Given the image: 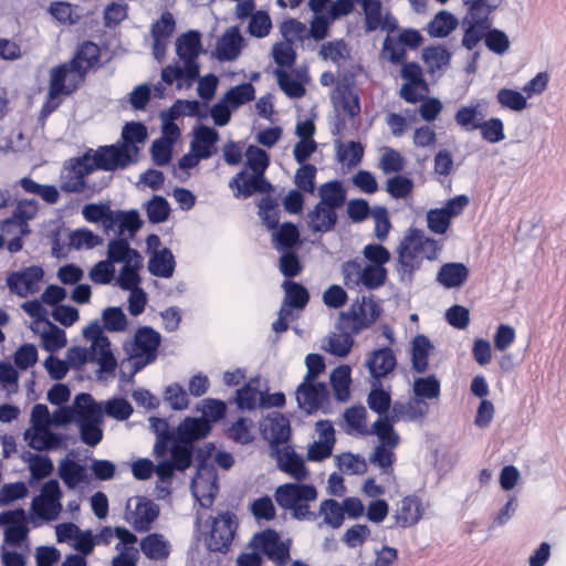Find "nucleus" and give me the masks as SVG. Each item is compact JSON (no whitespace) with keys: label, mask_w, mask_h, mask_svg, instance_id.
I'll list each match as a JSON object with an SVG mask.
<instances>
[{"label":"nucleus","mask_w":566,"mask_h":566,"mask_svg":"<svg viewBox=\"0 0 566 566\" xmlns=\"http://www.w3.org/2000/svg\"><path fill=\"white\" fill-rule=\"evenodd\" d=\"M270 457L275 460L280 471L289 474L297 481L308 478V470L301 454L287 442L279 446L273 444L270 449Z\"/></svg>","instance_id":"obj_17"},{"label":"nucleus","mask_w":566,"mask_h":566,"mask_svg":"<svg viewBox=\"0 0 566 566\" xmlns=\"http://www.w3.org/2000/svg\"><path fill=\"white\" fill-rule=\"evenodd\" d=\"M175 19L170 12L161 14L160 19L156 21L151 28L153 36V53L156 60L160 61L165 54L167 44L171 34L175 31Z\"/></svg>","instance_id":"obj_28"},{"label":"nucleus","mask_w":566,"mask_h":566,"mask_svg":"<svg viewBox=\"0 0 566 566\" xmlns=\"http://www.w3.org/2000/svg\"><path fill=\"white\" fill-rule=\"evenodd\" d=\"M149 271L161 277H169L174 272V256L167 249L155 251L148 263Z\"/></svg>","instance_id":"obj_57"},{"label":"nucleus","mask_w":566,"mask_h":566,"mask_svg":"<svg viewBox=\"0 0 566 566\" xmlns=\"http://www.w3.org/2000/svg\"><path fill=\"white\" fill-rule=\"evenodd\" d=\"M90 166L93 170L96 168L115 170L125 168L136 161L134 148L125 150L120 144L101 147L94 154H90Z\"/></svg>","instance_id":"obj_19"},{"label":"nucleus","mask_w":566,"mask_h":566,"mask_svg":"<svg viewBox=\"0 0 566 566\" xmlns=\"http://www.w3.org/2000/svg\"><path fill=\"white\" fill-rule=\"evenodd\" d=\"M160 345V334L149 326L140 327L133 338L123 343L125 358L120 361L119 374L129 380L137 371L151 364Z\"/></svg>","instance_id":"obj_5"},{"label":"nucleus","mask_w":566,"mask_h":566,"mask_svg":"<svg viewBox=\"0 0 566 566\" xmlns=\"http://www.w3.org/2000/svg\"><path fill=\"white\" fill-rule=\"evenodd\" d=\"M217 140L218 133L214 128L198 126L193 132L192 151H199V155L209 158L214 151Z\"/></svg>","instance_id":"obj_45"},{"label":"nucleus","mask_w":566,"mask_h":566,"mask_svg":"<svg viewBox=\"0 0 566 566\" xmlns=\"http://www.w3.org/2000/svg\"><path fill=\"white\" fill-rule=\"evenodd\" d=\"M0 527L4 528V538L8 543L18 544L23 541L29 532L24 511L1 513Z\"/></svg>","instance_id":"obj_29"},{"label":"nucleus","mask_w":566,"mask_h":566,"mask_svg":"<svg viewBox=\"0 0 566 566\" xmlns=\"http://www.w3.org/2000/svg\"><path fill=\"white\" fill-rule=\"evenodd\" d=\"M260 430L263 438L269 441L270 448L273 444L279 446L289 442L291 436L289 419L279 412H272L266 416L261 421Z\"/></svg>","instance_id":"obj_25"},{"label":"nucleus","mask_w":566,"mask_h":566,"mask_svg":"<svg viewBox=\"0 0 566 566\" xmlns=\"http://www.w3.org/2000/svg\"><path fill=\"white\" fill-rule=\"evenodd\" d=\"M319 205H327L335 211L345 201V191L338 181H328L318 189Z\"/></svg>","instance_id":"obj_61"},{"label":"nucleus","mask_w":566,"mask_h":566,"mask_svg":"<svg viewBox=\"0 0 566 566\" xmlns=\"http://www.w3.org/2000/svg\"><path fill=\"white\" fill-rule=\"evenodd\" d=\"M143 554L150 559L164 560L169 556L170 544L164 535L151 533L140 539Z\"/></svg>","instance_id":"obj_39"},{"label":"nucleus","mask_w":566,"mask_h":566,"mask_svg":"<svg viewBox=\"0 0 566 566\" xmlns=\"http://www.w3.org/2000/svg\"><path fill=\"white\" fill-rule=\"evenodd\" d=\"M295 398L301 409L307 413L316 411L326 398V387L316 380L303 379L297 386Z\"/></svg>","instance_id":"obj_23"},{"label":"nucleus","mask_w":566,"mask_h":566,"mask_svg":"<svg viewBox=\"0 0 566 566\" xmlns=\"http://www.w3.org/2000/svg\"><path fill=\"white\" fill-rule=\"evenodd\" d=\"M212 430L205 419L186 417L176 429L177 443L170 451V460L158 463L157 475L161 481L171 478L175 469L185 470L191 461L192 444L207 438Z\"/></svg>","instance_id":"obj_2"},{"label":"nucleus","mask_w":566,"mask_h":566,"mask_svg":"<svg viewBox=\"0 0 566 566\" xmlns=\"http://www.w3.org/2000/svg\"><path fill=\"white\" fill-rule=\"evenodd\" d=\"M147 138L146 127L140 123H127L122 130L120 145L125 150L134 148V158L137 160V155L140 147Z\"/></svg>","instance_id":"obj_48"},{"label":"nucleus","mask_w":566,"mask_h":566,"mask_svg":"<svg viewBox=\"0 0 566 566\" xmlns=\"http://www.w3.org/2000/svg\"><path fill=\"white\" fill-rule=\"evenodd\" d=\"M422 57L430 72L446 67L451 59V53L443 45H431L423 50Z\"/></svg>","instance_id":"obj_59"},{"label":"nucleus","mask_w":566,"mask_h":566,"mask_svg":"<svg viewBox=\"0 0 566 566\" xmlns=\"http://www.w3.org/2000/svg\"><path fill=\"white\" fill-rule=\"evenodd\" d=\"M70 247L74 250H92L102 244L99 235L86 228L72 231L69 235Z\"/></svg>","instance_id":"obj_58"},{"label":"nucleus","mask_w":566,"mask_h":566,"mask_svg":"<svg viewBox=\"0 0 566 566\" xmlns=\"http://www.w3.org/2000/svg\"><path fill=\"white\" fill-rule=\"evenodd\" d=\"M90 154H86L82 158L70 161L62 174L61 187L63 190L69 192H78L83 190L85 186V176L93 171L90 166Z\"/></svg>","instance_id":"obj_24"},{"label":"nucleus","mask_w":566,"mask_h":566,"mask_svg":"<svg viewBox=\"0 0 566 566\" xmlns=\"http://www.w3.org/2000/svg\"><path fill=\"white\" fill-rule=\"evenodd\" d=\"M159 515V506L144 496H133L127 500L124 520L137 532H146Z\"/></svg>","instance_id":"obj_14"},{"label":"nucleus","mask_w":566,"mask_h":566,"mask_svg":"<svg viewBox=\"0 0 566 566\" xmlns=\"http://www.w3.org/2000/svg\"><path fill=\"white\" fill-rule=\"evenodd\" d=\"M264 178L255 172L240 171L233 179L230 180L229 187L238 198H247L252 193L262 190Z\"/></svg>","instance_id":"obj_34"},{"label":"nucleus","mask_w":566,"mask_h":566,"mask_svg":"<svg viewBox=\"0 0 566 566\" xmlns=\"http://www.w3.org/2000/svg\"><path fill=\"white\" fill-rule=\"evenodd\" d=\"M337 220L336 212L327 205L317 203L306 214V224L314 233H325L331 231Z\"/></svg>","instance_id":"obj_31"},{"label":"nucleus","mask_w":566,"mask_h":566,"mask_svg":"<svg viewBox=\"0 0 566 566\" xmlns=\"http://www.w3.org/2000/svg\"><path fill=\"white\" fill-rule=\"evenodd\" d=\"M468 276L469 269L463 263L451 262L440 268L437 281L446 289H457L465 283Z\"/></svg>","instance_id":"obj_37"},{"label":"nucleus","mask_w":566,"mask_h":566,"mask_svg":"<svg viewBox=\"0 0 566 566\" xmlns=\"http://www.w3.org/2000/svg\"><path fill=\"white\" fill-rule=\"evenodd\" d=\"M331 384L337 400L345 402L350 397L352 370L347 365H340L331 374Z\"/></svg>","instance_id":"obj_46"},{"label":"nucleus","mask_w":566,"mask_h":566,"mask_svg":"<svg viewBox=\"0 0 566 566\" xmlns=\"http://www.w3.org/2000/svg\"><path fill=\"white\" fill-rule=\"evenodd\" d=\"M442 251V244L428 237L422 230L409 228L397 247L398 271L410 277L422 262L434 261Z\"/></svg>","instance_id":"obj_3"},{"label":"nucleus","mask_w":566,"mask_h":566,"mask_svg":"<svg viewBox=\"0 0 566 566\" xmlns=\"http://www.w3.org/2000/svg\"><path fill=\"white\" fill-rule=\"evenodd\" d=\"M262 380L253 378L237 391V403L240 409L252 410L262 401Z\"/></svg>","instance_id":"obj_43"},{"label":"nucleus","mask_w":566,"mask_h":566,"mask_svg":"<svg viewBox=\"0 0 566 566\" xmlns=\"http://www.w3.org/2000/svg\"><path fill=\"white\" fill-rule=\"evenodd\" d=\"M55 536L59 543L72 546L84 556L93 553L92 531L81 530L74 523H61L55 526Z\"/></svg>","instance_id":"obj_21"},{"label":"nucleus","mask_w":566,"mask_h":566,"mask_svg":"<svg viewBox=\"0 0 566 566\" xmlns=\"http://www.w3.org/2000/svg\"><path fill=\"white\" fill-rule=\"evenodd\" d=\"M61 490L59 482L50 480L41 489V493L33 499L32 514L43 521L55 520L61 512Z\"/></svg>","instance_id":"obj_16"},{"label":"nucleus","mask_w":566,"mask_h":566,"mask_svg":"<svg viewBox=\"0 0 566 566\" xmlns=\"http://www.w3.org/2000/svg\"><path fill=\"white\" fill-rule=\"evenodd\" d=\"M459 25V20L449 11H439L427 24L426 31L431 38L449 36Z\"/></svg>","instance_id":"obj_38"},{"label":"nucleus","mask_w":566,"mask_h":566,"mask_svg":"<svg viewBox=\"0 0 566 566\" xmlns=\"http://www.w3.org/2000/svg\"><path fill=\"white\" fill-rule=\"evenodd\" d=\"M497 104L510 112L522 113L530 107L525 93L515 88L501 87L495 95Z\"/></svg>","instance_id":"obj_40"},{"label":"nucleus","mask_w":566,"mask_h":566,"mask_svg":"<svg viewBox=\"0 0 566 566\" xmlns=\"http://www.w3.org/2000/svg\"><path fill=\"white\" fill-rule=\"evenodd\" d=\"M40 335L42 347L50 353L57 352L66 345V334L63 329L52 324L44 322L40 331H33Z\"/></svg>","instance_id":"obj_42"},{"label":"nucleus","mask_w":566,"mask_h":566,"mask_svg":"<svg viewBox=\"0 0 566 566\" xmlns=\"http://www.w3.org/2000/svg\"><path fill=\"white\" fill-rule=\"evenodd\" d=\"M113 213L104 203H87L82 208L84 219L90 223H101L105 232H109Z\"/></svg>","instance_id":"obj_55"},{"label":"nucleus","mask_w":566,"mask_h":566,"mask_svg":"<svg viewBox=\"0 0 566 566\" xmlns=\"http://www.w3.org/2000/svg\"><path fill=\"white\" fill-rule=\"evenodd\" d=\"M163 400L174 411L188 410L191 405L189 394L178 381H172L164 388Z\"/></svg>","instance_id":"obj_41"},{"label":"nucleus","mask_w":566,"mask_h":566,"mask_svg":"<svg viewBox=\"0 0 566 566\" xmlns=\"http://www.w3.org/2000/svg\"><path fill=\"white\" fill-rule=\"evenodd\" d=\"M98 46L92 42H86L80 46L71 66L76 73L81 74L82 78L84 72L94 67L98 63Z\"/></svg>","instance_id":"obj_47"},{"label":"nucleus","mask_w":566,"mask_h":566,"mask_svg":"<svg viewBox=\"0 0 566 566\" xmlns=\"http://www.w3.org/2000/svg\"><path fill=\"white\" fill-rule=\"evenodd\" d=\"M107 259L115 265L132 263L142 259L140 254L132 249L129 244L123 239L111 240L107 244Z\"/></svg>","instance_id":"obj_50"},{"label":"nucleus","mask_w":566,"mask_h":566,"mask_svg":"<svg viewBox=\"0 0 566 566\" xmlns=\"http://www.w3.org/2000/svg\"><path fill=\"white\" fill-rule=\"evenodd\" d=\"M440 391V381L436 376L430 375L415 378L412 382L415 399L410 400L406 407V416L412 420L424 417L429 411V406L424 399L438 400Z\"/></svg>","instance_id":"obj_12"},{"label":"nucleus","mask_w":566,"mask_h":566,"mask_svg":"<svg viewBox=\"0 0 566 566\" xmlns=\"http://www.w3.org/2000/svg\"><path fill=\"white\" fill-rule=\"evenodd\" d=\"M43 277V269L38 265H31L9 273L7 285L18 296L28 297L40 291Z\"/></svg>","instance_id":"obj_18"},{"label":"nucleus","mask_w":566,"mask_h":566,"mask_svg":"<svg viewBox=\"0 0 566 566\" xmlns=\"http://www.w3.org/2000/svg\"><path fill=\"white\" fill-rule=\"evenodd\" d=\"M143 265V259L136 260L132 263L122 265V269L116 279L117 285L123 290L137 289L139 285L138 271Z\"/></svg>","instance_id":"obj_64"},{"label":"nucleus","mask_w":566,"mask_h":566,"mask_svg":"<svg viewBox=\"0 0 566 566\" xmlns=\"http://www.w3.org/2000/svg\"><path fill=\"white\" fill-rule=\"evenodd\" d=\"M488 113L486 99H474L458 108L454 114V122L467 132L478 130L481 122Z\"/></svg>","instance_id":"obj_26"},{"label":"nucleus","mask_w":566,"mask_h":566,"mask_svg":"<svg viewBox=\"0 0 566 566\" xmlns=\"http://www.w3.org/2000/svg\"><path fill=\"white\" fill-rule=\"evenodd\" d=\"M428 503L417 495H407L397 502L395 522L401 527L415 526L427 513Z\"/></svg>","instance_id":"obj_22"},{"label":"nucleus","mask_w":566,"mask_h":566,"mask_svg":"<svg viewBox=\"0 0 566 566\" xmlns=\"http://www.w3.org/2000/svg\"><path fill=\"white\" fill-rule=\"evenodd\" d=\"M371 432L378 438V446L396 448L400 443V437L395 431L388 419H378L371 426Z\"/></svg>","instance_id":"obj_62"},{"label":"nucleus","mask_w":566,"mask_h":566,"mask_svg":"<svg viewBox=\"0 0 566 566\" xmlns=\"http://www.w3.org/2000/svg\"><path fill=\"white\" fill-rule=\"evenodd\" d=\"M277 504L291 510L297 520H311L314 514L310 510V503L316 501L317 491L311 484L286 483L280 485L274 493Z\"/></svg>","instance_id":"obj_7"},{"label":"nucleus","mask_w":566,"mask_h":566,"mask_svg":"<svg viewBox=\"0 0 566 566\" xmlns=\"http://www.w3.org/2000/svg\"><path fill=\"white\" fill-rule=\"evenodd\" d=\"M217 471L211 464H201L191 482L195 499L202 507H209L218 491Z\"/></svg>","instance_id":"obj_20"},{"label":"nucleus","mask_w":566,"mask_h":566,"mask_svg":"<svg viewBox=\"0 0 566 566\" xmlns=\"http://www.w3.org/2000/svg\"><path fill=\"white\" fill-rule=\"evenodd\" d=\"M354 346V339L346 333H333L324 337L321 342V348L334 356L345 357Z\"/></svg>","instance_id":"obj_51"},{"label":"nucleus","mask_w":566,"mask_h":566,"mask_svg":"<svg viewBox=\"0 0 566 566\" xmlns=\"http://www.w3.org/2000/svg\"><path fill=\"white\" fill-rule=\"evenodd\" d=\"M366 368L375 378L384 377L396 366V358L388 348L376 349L369 354L365 361Z\"/></svg>","instance_id":"obj_36"},{"label":"nucleus","mask_w":566,"mask_h":566,"mask_svg":"<svg viewBox=\"0 0 566 566\" xmlns=\"http://www.w3.org/2000/svg\"><path fill=\"white\" fill-rule=\"evenodd\" d=\"M329 0H310L308 7L314 12V18L311 22V35L321 40L326 36L328 27L334 18H331L327 13V4Z\"/></svg>","instance_id":"obj_35"},{"label":"nucleus","mask_w":566,"mask_h":566,"mask_svg":"<svg viewBox=\"0 0 566 566\" xmlns=\"http://www.w3.org/2000/svg\"><path fill=\"white\" fill-rule=\"evenodd\" d=\"M470 203L467 195L450 198L443 206L431 208L426 213V223L430 232L444 234L453 219L460 217Z\"/></svg>","instance_id":"obj_11"},{"label":"nucleus","mask_w":566,"mask_h":566,"mask_svg":"<svg viewBox=\"0 0 566 566\" xmlns=\"http://www.w3.org/2000/svg\"><path fill=\"white\" fill-rule=\"evenodd\" d=\"M74 420L81 428L82 439L90 446H96L103 437L99 423L103 419V405L97 403L87 394L77 395L73 406Z\"/></svg>","instance_id":"obj_6"},{"label":"nucleus","mask_w":566,"mask_h":566,"mask_svg":"<svg viewBox=\"0 0 566 566\" xmlns=\"http://www.w3.org/2000/svg\"><path fill=\"white\" fill-rule=\"evenodd\" d=\"M365 11L366 25L369 31L382 29L392 30L396 28V20L382 9L378 0H361Z\"/></svg>","instance_id":"obj_30"},{"label":"nucleus","mask_w":566,"mask_h":566,"mask_svg":"<svg viewBox=\"0 0 566 566\" xmlns=\"http://www.w3.org/2000/svg\"><path fill=\"white\" fill-rule=\"evenodd\" d=\"M196 411L200 413L199 419H205L209 426L221 420L226 416L227 406L223 401L214 398H205L197 402Z\"/></svg>","instance_id":"obj_52"},{"label":"nucleus","mask_w":566,"mask_h":566,"mask_svg":"<svg viewBox=\"0 0 566 566\" xmlns=\"http://www.w3.org/2000/svg\"><path fill=\"white\" fill-rule=\"evenodd\" d=\"M233 514L222 513L217 517L199 524V531L210 551H223L229 547L237 528Z\"/></svg>","instance_id":"obj_9"},{"label":"nucleus","mask_w":566,"mask_h":566,"mask_svg":"<svg viewBox=\"0 0 566 566\" xmlns=\"http://www.w3.org/2000/svg\"><path fill=\"white\" fill-rule=\"evenodd\" d=\"M280 88L290 97H301L305 94L306 75H295L285 71L275 72Z\"/></svg>","instance_id":"obj_54"},{"label":"nucleus","mask_w":566,"mask_h":566,"mask_svg":"<svg viewBox=\"0 0 566 566\" xmlns=\"http://www.w3.org/2000/svg\"><path fill=\"white\" fill-rule=\"evenodd\" d=\"M73 420L74 412L70 408L63 407L51 413L45 405L38 403L32 408L30 427L24 431L23 438L36 451L57 449L63 438L53 432L51 427H63Z\"/></svg>","instance_id":"obj_1"},{"label":"nucleus","mask_w":566,"mask_h":566,"mask_svg":"<svg viewBox=\"0 0 566 566\" xmlns=\"http://www.w3.org/2000/svg\"><path fill=\"white\" fill-rule=\"evenodd\" d=\"M243 39L237 28H229L219 39L216 46V56L220 61L235 60L242 50Z\"/></svg>","instance_id":"obj_33"},{"label":"nucleus","mask_w":566,"mask_h":566,"mask_svg":"<svg viewBox=\"0 0 566 566\" xmlns=\"http://www.w3.org/2000/svg\"><path fill=\"white\" fill-rule=\"evenodd\" d=\"M176 52L185 63L184 67L168 65L161 71V80L167 84H176L178 90H188L199 74L197 57L202 52L200 34L189 31L180 35L176 41Z\"/></svg>","instance_id":"obj_4"},{"label":"nucleus","mask_w":566,"mask_h":566,"mask_svg":"<svg viewBox=\"0 0 566 566\" xmlns=\"http://www.w3.org/2000/svg\"><path fill=\"white\" fill-rule=\"evenodd\" d=\"M314 133L315 125L312 120L305 119L297 123L295 134L298 142L293 148V156L298 164H304L315 153L317 145L313 138Z\"/></svg>","instance_id":"obj_27"},{"label":"nucleus","mask_w":566,"mask_h":566,"mask_svg":"<svg viewBox=\"0 0 566 566\" xmlns=\"http://www.w3.org/2000/svg\"><path fill=\"white\" fill-rule=\"evenodd\" d=\"M381 306L373 297H361L355 301L347 312L339 315L344 328L358 334L369 328L380 316Z\"/></svg>","instance_id":"obj_10"},{"label":"nucleus","mask_w":566,"mask_h":566,"mask_svg":"<svg viewBox=\"0 0 566 566\" xmlns=\"http://www.w3.org/2000/svg\"><path fill=\"white\" fill-rule=\"evenodd\" d=\"M84 474V467L69 457L59 464V475L69 488L78 485L83 481Z\"/></svg>","instance_id":"obj_56"},{"label":"nucleus","mask_w":566,"mask_h":566,"mask_svg":"<svg viewBox=\"0 0 566 566\" xmlns=\"http://www.w3.org/2000/svg\"><path fill=\"white\" fill-rule=\"evenodd\" d=\"M22 460L28 463V468L31 473V481L43 480L51 475L54 470L52 460L43 454L24 452L22 454Z\"/></svg>","instance_id":"obj_49"},{"label":"nucleus","mask_w":566,"mask_h":566,"mask_svg":"<svg viewBox=\"0 0 566 566\" xmlns=\"http://www.w3.org/2000/svg\"><path fill=\"white\" fill-rule=\"evenodd\" d=\"M83 337L90 342L91 360L95 361L101 373L111 374L117 366L109 338L103 333L98 322L94 321L82 329Z\"/></svg>","instance_id":"obj_8"},{"label":"nucleus","mask_w":566,"mask_h":566,"mask_svg":"<svg viewBox=\"0 0 566 566\" xmlns=\"http://www.w3.org/2000/svg\"><path fill=\"white\" fill-rule=\"evenodd\" d=\"M120 542H116V554L112 558V566H137L139 552L136 547L137 536L132 533H124Z\"/></svg>","instance_id":"obj_32"},{"label":"nucleus","mask_w":566,"mask_h":566,"mask_svg":"<svg viewBox=\"0 0 566 566\" xmlns=\"http://www.w3.org/2000/svg\"><path fill=\"white\" fill-rule=\"evenodd\" d=\"M81 80V74L76 73L71 65H60L52 69L48 101L43 106L44 111L52 112L59 104V97L74 91Z\"/></svg>","instance_id":"obj_15"},{"label":"nucleus","mask_w":566,"mask_h":566,"mask_svg":"<svg viewBox=\"0 0 566 566\" xmlns=\"http://www.w3.org/2000/svg\"><path fill=\"white\" fill-rule=\"evenodd\" d=\"M48 11L56 22L62 24H75L82 18L78 7L65 1L51 2Z\"/></svg>","instance_id":"obj_53"},{"label":"nucleus","mask_w":566,"mask_h":566,"mask_svg":"<svg viewBox=\"0 0 566 566\" xmlns=\"http://www.w3.org/2000/svg\"><path fill=\"white\" fill-rule=\"evenodd\" d=\"M432 346L423 335H418L412 340V366L416 371L423 373L428 367V356Z\"/></svg>","instance_id":"obj_63"},{"label":"nucleus","mask_w":566,"mask_h":566,"mask_svg":"<svg viewBox=\"0 0 566 566\" xmlns=\"http://www.w3.org/2000/svg\"><path fill=\"white\" fill-rule=\"evenodd\" d=\"M143 221L137 211H114L109 232L134 235L140 229Z\"/></svg>","instance_id":"obj_44"},{"label":"nucleus","mask_w":566,"mask_h":566,"mask_svg":"<svg viewBox=\"0 0 566 566\" xmlns=\"http://www.w3.org/2000/svg\"><path fill=\"white\" fill-rule=\"evenodd\" d=\"M255 90L252 84L244 83L231 87L226 92L222 98L233 109H238L240 106L251 102L254 98Z\"/></svg>","instance_id":"obj_60"},{"label":"nucleus","mask_w":566,"mask_h":566,"mask_svg":"<svg viewBox=\"0 0 566 566\" xmlns=\"http://www.w3.org/2000/svg\"><path fill=\"white\" fill-rule=\"evenodd\" d=\"M249 546L252 551L265 555L270 560L280 565L285 564L290 558L291 539L282 538L273 530L254 534Z\"/></svg>","instance_id":"obj_13"}]
</instances>
